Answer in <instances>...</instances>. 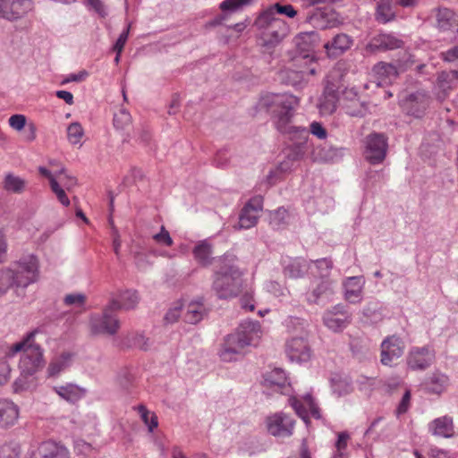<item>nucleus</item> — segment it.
I'll return each mask as SVG.
<instances>
[{
  "instance_id": "nucleus-26",
  "label": "nucleus",
  "mask_w": 458,
  "mask_h": 458,
  "mask_svg": "<svg viewBox=\"0 0 458 458\" xmlns=\"http://www.w3.org/2000/svg\"><path fill=\"white\" fill-rule=\"evenodd\" d=\"M119 301L113 299L111 308H115L117 310H130L134 309L139 303V295L135 290H125L119 294Z\"/></svg>"
},
{
  "instance_id": "nucleus-50",
  "label": "nucleus",
  "mask_w": 458,
  "mask_h": 458,
  "mask_svg": "<svg viewBox=\"0 0 458 458\" xmlns=\"http://www.w3.org/2000/svg\"><path fill=\"white\" fill-rule=\"evenodd\" d=\"M267 9H272V12H274L275 15L282 14L287 16L288 18H293L297 14L296 10L292 4H281L280 3H276Z\"/></svg>"
},
{
  "instance_id": "nucleus-33",
  "label": "nucleus",
  "mask_w": 458,
  "mask_h": 458,
  "mask_svg": "<svg viewBox=\"0 0 458 458\" xmlns=\"http://www.w3.org/2000/svg\"><path fill=\"white\" fill-rule=\"evenodd\" d=\"M455 74L453 70L450 72H442L438 74L437 87L442 91V96L438 93L439 98H445L448 91L453 89L454 81L457 80Z\"/></svg>"
},
{
  "instance_id": "nucleus-20",
  "label": "nucleus",
  "mask_w": 458,
  "mask_h": 458,
  "mask_svg": "<svg viewBox=\"0 0 458 458\" xmlns=\"http://www.w3.org/2000/svg\"><path fill=\"white\" fill-rule=\"evenodd\" d=\"M353 44V39L345 33H338L333 38L324 44L327 56L331 59L337 58L349 50Z\"/></svg>"
},
{
  "instance_id": "nucleus-10",
  "label": "nucleus",
  "mask_w": 458,
  "mask_h": 458,
  "mask_svg": "<svg viewBox=\"0 0 458 458\" xmlns=\"http://www.w3.org/2000/svg\"><path fill=\"white\" fill-rule=\"evenodd\" d=\"M34 7L33 0H0V19L16 21L25 17Z\"/></svg>"
},
{
  "instance_id": "nucleus-15",
  "label": "nucleus",
  "mask_w": 458,
  "mask_h": 458,
  "mask_svg": "<svg viewBox=\"0 0 458 458\" xmlns=\"http://www.w3.org/2000/svg\"><path fill=\"white\" fill-rule=\"evenodd\" d=\"M387 150L386 138L381 133H372L367 137L365 157L372 165L384 161Z\"/></svg>"
},
{
  "instance_id": "nucleus-44",
  "label": "nucleus",
  "mask_w": 458,
  "mask_h": 458,
  "mask_svg": "<svg viewBox=\"0 0 458 458\" xmlns=\"http://www.w3.org/2000/svg\"><path fill=\"white\" fill-rule=\"evenodd\" d=\"M373 72L380 77L389 79L395 78L398 74L397 68L388 63L379 62L373 67Z\"/></svg>"
},
{
  "instance_id": "nucleus-40",
  "label": "nucleus",
  "mask_w": 458,
  "mask_h": 458,
  "mask_svg": "<svg viewBox=\"0 0 458 458\" xmlns=\"http://www.w3.org/2000/svg\"><path fill=\"white\" fill-rule=\"evenodd\" d=\"M288 212L284 208H279L269 212V225L275 230H280L286 226Z\"/></svg>"
},
{
  "instance_id": "nucleus-30",
  "label": "nucleus",
  "mask_w": 458,
  "mask_h": 458,
  "mask_svg": "<svg viewBox=\"0 0 458 458\" xmlns=\"http://www.w3.org/2000/svg\"><path fill=\"white\" fill-rule=\"evenodd\" d=\"M207 315V310L200 301H191L186 307L184 321L189 324H197Z\"/></svg>"
},
{
  "instance_id": "nucleus-19",
  "label": "nucleus",
  "mask_w": 458,
  "mask_h": 458,
  "mask_svg": "<svg viewBox=\"0 0 458 458\" xmlns=\"http://www.w3.org/2000/svg\"><path fill=\"white\" fill-rule=\"evenodd\" d=\"M317 72L316 69L298 71L290 64L289 67L280 71L278 76L283 83L296 89H302L307 85L309 77L316 75Z\"/></svg>"
},
{
  "instance_id": "nucleus-64",
  "label": "nucleus",
  "mask_w": 458,
  "mask_h": 458,
  "mask_svg": "<svg viewBox=\"0 0 458 458\" xmlns=\"http://www.w3.org/2000/svg\"><path fill=\"white\" fill-rule=\"evenodd\" d=\"M132 344L141 350L147 351L150 344L149 339L145 337L142 334H137L132 340Z\"/></svg>"
},
{
  "instance_id": "nucleus-60",
  "label": "nucleus",
  "mask_w": 458,
  "mask_h": 458,
  "mask_svg": "<svg viewBox=\"0 0 458 458\" xmlns=\"http://www.w3.org/2000/svg\"><path fill=\"white\" fill-rule=\"evenodd\" d=\"M130 31V25L120 34L119 38H117L116 42L114 43L113 47V50L118 54H121L123 50V47L125 46V43L128 39Z\"/></svg>"
},
{
  "instance_id": "nucleus-21",
  "label": "nucleus",
  "mask_w": 458,
  "mask_h": 458,
  "mask_svg": "<svg viewBox=\"0 0 458 458\" xmlns=\"http://www.w3.org/2000/svg\"><path fill=\"white\" fill-rule=\"evenodd\" d=\"M403 41L394 34L381 33L373 37L368 45L371 52H385L402 48Z\"/></svg>"
},
{
  "instance_id": "nucleus-29",
  "label": "nucleus",
  "mask_w": 458,
  "mask_h": 458,
  "mask_svg": "<svg viewBox=\"0 0 458 458\" xmlns=\"http://www.w3.org/2000/svg\"><path fill=\"white\" fill-rule=\"evenodd\" d=\"M448 377L442 373H433L423 384L425 390L430 394H441L446 387Z\"/></svg>"
},
{
  "instance_id": "nucleus-8",
  "label": "nucleus",
  "mask_w": 458,
  "mask_h": 458,
  "mask_svg": "<svg viewBox=\"0 0 458 458\" xmlns=\"http://www.w3.org/2000/svg\"><path fill=\"white\" fill-rule=\"evenodd\" d=\"M116 310L115 308H111V303H109L101 315H92L90 318L91 333L94 335H115L120 327L118 318L113 315Z\"/></svg>"
},
{
  "instance_id": "nucleus-18",
  "label": "nucleus",
  "mask_w": 458,
  "mask_h": 458,
  "mask_svg": "<svg viewBox=\"0 0 458 458\" xmlns=\"http://www.w3.org/2000/svg\"><path fill=\"white\" fill-rule=\"evenodd\" d=\"M434 360L435 352L430 347H413L408 353L407 365L412 370H425Z\"/></svg>"
},
{
  "instance_id": "nucleus-53",
  "label": "nucleus",
  "mask_w": 458,
  "mask_h": 458,
  "mask_svg": "<svg viewBox=\"0 0 458 458\" xmlns=\"http://www.w3.org/2000/svg\"><path fill=\"white\" fill-rule=\"evenodd\" d=\"M301 131L308 132L310 131L312 135L316 136L319 140H325L327 137V131L319 122H312L310 125V131H307L305 128L301 129Z\"/></svg>"
},
{
  "instance_id": "nucleus-56",
  "label": "nucleus",
  "mask_w": 458,
  "mask_h": 458,
  "mask_svg": "<svg viewBox=\"0 0 458 458\" xmlns=\"http://www.w3.org/2000/svg\"><path fill=\"white\" fill-rule=\"evenodd\" d=\"M8 123L13 129L21 131L27 124V119L23 114H13L9 118Z\"/></svg>"
},
{
  "instance_id": "nucleus-55",
  "label": "nucleus",
  "mask_w": 458,
  "mask_h": 458,
  "mask_svg": "<svg viewBox=\"0 0 458 458\" xmlns=\"http://www.w3.org/2000/svg\"><path fill=\"white\" fill-rule=\"evenodd\" d=\"M252 0H225L221 3L220 8L223 11H234L241 6L247 5Z\"/></svg>"
},
{
  "instance_id": "nucleus-12",
  "label": "nucleus",
  "mask_w": 458,
  "mask_h": 458,
  "mask_svg": "<svg viewBox=\"0 0 458 458\" xmlns=\"http://www.w3.org/2000/svg\"><path fill=\"white\" fill-rule=\"evenodd\" d=\"M352 321V313L344 304H336L325 311L323 315L324 325L334 332H341Z\"/></svg>"
},
{
  "instance_id": "nucleus-13",
  "label": "nucleus",
  "mask_w": 458,
  "mask_h": 458,
  "mask_svg": "<svg viewBox=\"0 0 458 458\" xmlns=\"http://www.w3.org/2000/svg\"><path fill=\"white\" fill-rule=\"evenodd\" d=\"M429 104V97L424 91L407 94L400 99L403 112L416 118L421 117Z\"/></svg>"
},
{
  "instance_id": "nucleus-17",
  "label": "nucleus",
  "mask_w": 458,
  "mask_h": 458,
  "mask_svg": "<svg viewBox=\"0 0 458 458\" xmlns=\"http://www.w3.org/2000/svg\"><path fill=\"white\" fill-rule=\"evenodd\" d=\"M303 400L304 403H302L296 397H290L288 401L289 404L293 408L296 414L305 422L307 426L310 423L308 409L314 419L321 420L322 415L320 409L314 401L313 397L307 394L304 395Z\"/></svg>"
},
{
  "instance_id": "nucleus-41",
  "label": "nucleus",
  "mask_w": 458,
  "mask_h": 458,
  "mask_svg": "<svg viewBox=\"0 0 458 458\" xmlns=\"http://www.w3.org/2000/svg\"><path fill=\"white\" fill-rule=\"evenodd\" d=\"M55 390L58 395L70 403H75L81 397V389L72 384L55 387Z\"/></svg>"
},
{
  "instance_id": "nucleus-14",
  "label": "nucleus",
  "mask_w": 458,
  "mask_h": 458,
  "mask_svg": "<svg viewBox=\"0 0 458 458\" xmlns=\"http://www.w3.org/2000/svg\"><path fill=\"white\" fill-rule=\"evenodd\" d=\"M266 422L267 431L274 437H288L293 435L295 420L286 413L270 415Z\"/></svg>"
},
{
  "instance_id": "nucleus-58",
  "label": "nucleus",
  "mask_w": 458,
  "mask_h": 458,
  "mask_svg": "<svg viewBox=\"0 0 458 458\" xmlns=\"http://www.w3.org/2000/svg\"><path fill=\"white\" fill-rule=\"evenodd\" d=\"M263 198L261 196H255L251 198L243 208H248L250 212L259 214L262 210Z\"/></svg>"
},
{
  "instance_id": "nucleus-2",
  "label": "nucleus",
  "mask_w": 458,
  "mask_h": 458,
  "mask_svg": "<svg viewBox=\"0 0 458 458\" xmlns=\"http://www.w3.org/2000/svg\"><path fill=\"white\" fill-rule=\"evenodd\" d=\"M37 259L30 257L13 267L0 269V297L13 289L16 295L22 297L25 288L37 279Z\"/></svg>"
},
{
  "instance_id": "nucleus-51",
  "label": "nucleus",
  "mask_w": 458,
  "mask_h": 458,
  "mask_svg": "<svg viewBox=\"0 0 458 458\" xmlns=\"http://www.w3.org/2000/svg\"><path fill=\"white\" fill-rule=\"evenodd\" d=\"M293 164L286 158L281 162L275 171H270L267 176V182L272 185L276 182L275 178L277 177L278 173H286L291 170Z\"/></svg>"
},
{
  "instance_id": "nucleus-61",
  "label": "nucleus",
  "mask_w": 458,
  "mask_h": 458,
  "mask_svg": "<svg viewBox=\"0 0 458 458\" xmlns=\"http://www.w3.org/2000/svg\"><path fill=\"white\" fill-rule=\"evenodd\" d=\"M86 297L82 293L68 294L64 297V303L66 305L82 306L85 302Z\"/></svg>"
},
{
  "instance_id": "nucleus-43",
  "label": "nucleus",
  "mask_w": 458,
  "mask_h": 458,
  "mask_svg": "<svg viewBox=\"0 0 458 458\" xmlns=\"http://www.w3.org/2000/svg\"><path fill=\"white\" fill-rule=\"evenodd\" d=\"M259 218V214L252 213L248 208H242L240 216L238 226L240 229H250L254 226Z\"/></svg>"
},
{
  "instance_id": "nucleus-3",
  "label": "nucleus",
  "mask_w": 458,
  "mask_h": 458,
  "mask_svg": "<svg viewBox=\"0 0 458 458\" xmlns=\"http://www.w3.org/2000/svg\"><path fill=\"white\" fill-rule=\"evenodd\" d=\"M233 261L232 255H225L222 266L214 273L212 290L218 299L235 298L242 291V273Z\"/></svg>"
},
{
  "instance_id": "nucleus-31",
  "label": "nucleus",
  "mask_w": 458,
  "mask_h": 458,
  "mask_svg": "<svg viewBox=\"0 0 458 458\" xmlns=\"http://www.w3.org/2000/svg\"><path fill=\"white\" fill-rule=\"evenodd\" d=\"M345 151L346 148L342 147L324 146L318 150L316 159L324 163L336 162L344 157Z\"/></svg>"
},
{
  "instance_id": "nucleus-1",
  "label": "nucleus",
  "mask_w": 458,
  "mask_h": 458,
  "mask_svg": "<svg viewBox=\"0 0 458 458\" xmlns=\"http://www.w3.org/2000/svg\"><path fill=\"white\" fill-rule=\"evenodd\" d=\"M298 105V98L287 93H267L259 100L260 107L271 115L276 129L282 133L292 132L291 121Z\"/></svg>"
},
{
  "instance_id": "nucleus-7",
  "label": "nucleus",
  "mask_w": 458,
  "mask_h": 458,
  "mask_svg": "<svg viewBox=\"0 0 458 458\" xmlns=\"http://www.w3.org/2000/svg\"><path fill=\"white\" fill-rule=\"evenodd\" d=\"M294 49L289 54L295 55V60L301 59L318 60L315 48L320 42V36L316 30L300 32L293 38Z\"/></svg>"
},
{
  "instance_id": "nucleus-39",
  "label": "nucleus",
  "mask_w": 458,
  "mask_h": 458,
  "mask_svg": "<svg viewBox=\"0 0 458 458\" xmlns=\"http://www.w3.org/2000/svg\"><path fill=\"white\" fill-rule=\"evenodd\" d=\"M25 185V181L13 174H7L3 182L4 189L13 193H21Z\"/></svg>"
},
{
  "instance_id": "nucleus-25",
  "label": "nucleus",
  "mask_w": 458,
  "mask_h": 458,
  "mask_svg": "<svg viewBox=\"0 0 458 458\" xmlns=\"http://www.w3.org/2000/svg\"><path fill=\"white\" fill-rule=\"evenodd\" d=\"M264 385L281 393H284V390L289 386L285 372L281 369H274L267 372L264 377Z\"/></svg>"
},
{
  "instance_id": "nucleus-54",
  "label": "nucleus",
  "mask_w": 458,
  "mask_h": 458,
  "mask_svg": "<svg viewBox=\"0 0 458 458\" xmlns=\"http://www.w3.org/2000/svg\"><path fill=\"white\" fill-rule=\"evenodd\" d=\"M153 240L157 243L165 246H171L174 242L169 232L163 225L161 226L160 232L153 235Z\"/></svg>"
},
{
  "instance_id": "nucleus-4",
  "label": "nucleus",
  "mask_w": 458,
  "mask_h": 458,
  "mask_svg": "<svg viewBox=\"0 0 458 458\" xmlns=\"http://www.w3.org/2000/svg\"><path fill=\"white\" fill-rule=\"evenodd\" d=\"M260 337L261 329L259 322L243 321L235 333L226 336L220 358L226 362L235 360V355L242 354L246 346L256 345Z\"/></svg>"
},
{
  "instance_id": "nucleus-16",
  "label": "nucleus",
  "mask_w": 458,
  "mask_h": 458,
  "mask_svg": "<svg viewBox=\"0 0 458 458\" xmlns=\"http://www.w3.org/2000/svg\"><path fill=\"white\" fill-rule=\"evenodd\" d=\"M285 353L292 362L303 363L310 360L311 350L304 336H293L285 343Z\"/></svg>"
},
{
  "instance_id": "nucleus-52",
  "label": "nucleus",
  "mask_w": 458,
  "mask_h": 458,
  "mask_svg": "<svg viewBox=\"0 0 458 458\" xmlns=\"http://www.w3.org/2000/svg\"><path fill=\"white\" fill-rule=\"evenodd\" d=\"M51 190L56 195L58 200L65 207L70 205V200L64 191V190L60 186L59 182L56 179H51Z\"/></svg>"
},
{
  "instance_id": "nucleus-48",
  "label": "nucleus",
  "mask_w": 458,
  "mask_h": 458,
  "mask_svg": "<svg viewBox=\"0 0 458 458\" xmlns=\"http://www.w3.org/2000/svg\"><path fill=\"white\" fill-rule=\"evenodd\" d=\"M20 445L15 442L4 444L0 447V458H19Z\"/></svg>"
},
{
  "instance_id": "nucleus-45",
  "label": "nucleus",
  "mask_w": 458,
  "mask_h": 458,
  "mask_svg": "<svg viewBox=\"0 0 458 458\" xmlns=\"http://www.w3.org/2000/svg\"><path fill=\"white\" fill-rule=\"evenodd\" d=\"M131 123V116L125 108H121L114 114V126L118 130H124Z\"/></svg>"
},
{
  "instance_id": "nucleus-57",
  "label": "nucleus",
  "mask_w": 458,
  "mask_h": 458,
  "mask_svg": "<svg viewBox=\"0 0 458 458\" xmlns=\"http://www.w3.org/2000/svg\"><path fill=\"white\" fill-rule=\"evenodd\" d=\"M311 262H313L316 265L318 270H321L320 276L322 275H327V276H328L329 271L333 267V262L331 259L324 258L314 261L311 260Z\"/></svg>"
},
{
  "instance_id": "nucleus-62",
  "label": "nucleus",
  "mask_w": 458,
  "mask_h": 458,
  "mask_svg": "<svg viewBox=\"0 0 458 458\" xmlns=\"http://www.w3.org/2000/svg\"><path fill=\"white\" fill-rule=\"evenodd\" d=\"M141 420L148 426L149 432H153V430L158 426L157 417L154 413L150 414L149 411L145 414H141Z\"/></svg>"
},
{
  "instance_id": "nucleus-34",
  "label": "nucleus",
  "mask_w": 458,
  "mask_h": 458,
  "mask_svg": "<svg viewBox=\"0 0 458 458\" xmlns=\"http://www.w3.org/2000/svg\"><path fill=\"white\" fill-rule=\"evenodd\" d=\"M308 264L305 259H295L284 267V272L291 278L302 277L308 271Z\"/></svg>"
},
{
  "instance_id": "nucleus-24",
  "label": "nucleus",
  "mask_w": 458,
  "mask_h": 458,
  "mask_svg": "<svg viewBox=\"0 0 458 458\" xmlns=\"http://www.w3.org/2000/svg\"><path fill=\"white\" fill-rule=\"evenodd\" d=\"M19 416L18 407L11 401L0 400V427L13 426Z\"/></svg>"
},
{
  "instance_id": "nucleus-36",
  "label": "nucleus",
  "mask_w": 458,
  "mask_h": 458,
  "mask_svg": "<svg viewBox=\"0 0 458 458\" xmlns=\"http://www.w3.org/2000/svg\"><path fill=\"white\" fill-rule=\"evenodd\" d=\"M331 389L334 394L341 397L352 391V383L348 378L335 375L331 378Z\"/></svg>"
},
{
  "instance_id": "nucleus-63",
  "label": "nucleus",
  "mask_w": 458,
  "mask_h": 458,
  "mask_svg": "<svg viewBox=\"0 0 458 458\" xmlns=\"http://www.w3.org/2000/svg\"><path fill=\"white\" fill-rule=\"evenodd\" d=\"M340 86L332 80H328L326 83L322 95L329 97H338Z\"/></svg>"
},
{
  "instance_id": "nucleus-28",
  "label": "nucleus",
  "mask_w": 458,
  "mask_h": 458,
  "mask_svg": "<svg viewBox=\"0 0 458 458\" xmlns=\"http://www.w3.org/2000/svg\"><path fill=\"white\" fill-rule=\"evenodd\" d=\"M392 0H379L377 4L375 19L379 23H387L395 19Z\"/></svg>"
},
{
  "instance_id": "nucleus-37",
  "label": "nucleus",
  "mask_w": 458,
  "mask_h": 458,
  "mask_svg": "<svg viewBox=\"0 0 458 458\" xmlns=\"http://www.w3.org/2000/svg\"><path fill=\"white\" fill-rule=\"evenodd\" d=\"M456 21V15L452 10L448 8L437 9V21L440 30H450Z\"/></svg>"
},
{
  "instance_id": "nucleus-6",
  "label": "nucleus",
  "mask_w": 458,
  "mask_h": 458,
  "mask_svg": "<svg viewBox=\"0 0 458 458\" xmlns=\"http://www.w3.org/2000/svg\"><path fill=\"white\" fill-rule=\"evenodd\" d=\"M254 25L260 31V38L266 47L280 43L289 33L287 22L275 15L272 9H266L255 20Z\"/></svg>"
},
{
  "instance_id": "nucleus-32",
  "label": "nucleus",
  "mask_w": 458,
  "mask_h": 458,
  "mask_svg": "<svg viewBox=\"0 0 458 458\" xmlns=\"http://www.w3.org/2000/svg\"><path fill=\"white\" fill-rule=\"evenodd\" d=\"M346 98L352 99L351 105L346 106V114L352 117H364L368 113V108L365 103L359 100H353L352 98L357 96V91L353 89L346 90L344 92Z\"/></svg>"
},
{
  "instance_id": "nucleus-9",
  "label": "nucleus",
  "mask_w": 458,
  "mask_h": 458,
  "mask_svg": "<svg viewBox=\"0 0 458 458\" xmlns=\"http://www.w3.org/2000/svg\"><path fill=\"white\" fill-rule=\"evenodd\" d=\"M335 281L328 278L327 275H322L314 280V285L306 293V300L310 304H324L335 294Z\"/></svg>"
},
{
  "instance_id": "nucleus-22",
  "label": "nucleus",
  "mask_w": 458,
  "mask_h": 458,
  "mask_svg": "<svg viewBox=\"0 0 458 458\" xmlns=\"http://www.w3.org/2000/svg\"><path fill=\"white\" fill-rule=\"evenodd\" d=\"M364 280L361 276H351L344 282V299L350 303H359L363 297Z\"/></svg>"
},
{
  "instance_id": "nucleus-38",
  "label": "nucleus",
  "mask_w": 458,
  "mask_h": 458,
  "mask_svg": "<svg viewBox=\"0 0 458 458\" xmlns=\"http://www.w3.org/2000/svg\"><path fill=\"white\" fill-rule=\"evenodd\" d=\"M72 355L70 352H64L55 358L48 366V373L55 377L70 366Z\"/></svg>"
},
{
  "instance_id": "nucleus-47",
  "label": "nucleus",
  "mask_w": 458,
  "mask_h": 458,
  "mask_svg": "<svg viewBox=\"0 0 458 458\" xmlns=\"http://www.w3.org/2000/svg\"><path fill=\"white\" fill-rule=\"evenodd\" d=\"M83 134V129L79 123H72L67 128L68 140L72 144L79 143Z\"/></svg>"
},
{
  "instance_id": "nucleus-46",
  "label": "nucleus",
  "mask_w": 458,
  "mask_h": 458,
  "mask_svg": "<svg viewBox=\"0 0 458 458\" xmlns=\"http://www.w3.org/2000/svg\"><path fill=\"white\" fill-rule=\"evenodd\" d=\"M297 62L295 60V55L289 54V62L290 64L294 67L298 71H303V70H309V69H316L317 70V60H309L308 59H301Z\"/></svg>"
},
{
  "instance_id": "nucleus-49",
  "label": "nucleus",
  "mask_w": 458,
  "mask_h": 458,
  "mask_svg": "<svg viewBox=\"0 0 458 458\" xmlns=\"http://www.w3.org/2000/svg\"><path fill=\"white\" fill-rule=\"evenodd\" d=\"M364 317L371 322H377L382 319V314L377 303H369L362 311Z\"/></svg>"
},
{
  "instance_id": "nucleus-5",
  "label": "nucleus",
  "mask_w": 458,
  "mask_h": 458,
  "mask_svg": "<svg viewBox=\"0 0 458 458\" xmlns=\"http://www.w3.org/2000/svg\"><path fill=\"white\" fill-rule=\"evenodd\" d=\"M36 331L30 332L20 342L12 344L5 352V357L13 358L18 352H23L20 361L22 373L33 375L43 366V351L34 343Z\"/></svg>"
},
{
  "instance_id": "nucleus-11",
  "label": "nucleus",
  "mask_w": 458,
  "mask_h": 458,
  "mask_svg": "<svg viewBox=\"0 0 458 458\" xmlns=\"http://www.w3.org/2000/svg\"><path fill=\"white\" fill-rule=\"evenodd\" d=\"M404 343L396 335L386 337L380 344V362L384 366L393 367L404 352Z\"/></svg>"
},
{
  "instance_id": "nucleus-27",
  "label": "nucleus",
  "mask_w": 458,
  "mask_h": 458,
  "mask_svg": "<svg viewBox=\"0 0 458 458\" xmlns=\"http://www.w3.org/2000/svg\"><path fill=\"white\" fill-rule=\"evenodd\" d=\"M429 429L433 435L443 437H451L454 433L453 419L447 416L437 418L431 422Z\"/></svg>"
},
{
  "instance_id": "nucleus-42",
  "label": "nucleus",
  "mask_w": 458,
  "mask_h": 458,
  "mask_svg": "<svg viewBox=\"0 0 458 458\" xmlns=\"http://www.w3.org/2000/svg\"><path fill=\"white\" fill-rule=\"evenodd\" d=\"M338 97L322 95L318 100V108L321 115H329L336 110Z\"/></svg>"
},
{
  "instance_id": "nucleus-23",
  "label": "nucleus",
  "mask_w": 458,
  "mask_h": 458,
  "mask_svg": "<svg viewBox=\"0 0 458 458\" xmlns=\"http://www.w3.org/2000/svg\"><path fill=\"white\" fill-rule=\"evenodd\" d=\"M42 458H70V452L64 445L54 440H47L38 446Z\"/></svg>"
},
{
  "instance_id": "nucleus-35",
  "label": "nucleus",
  "mask_w": 458,
  "mask_h": 458,
  "mask_svg": "<svg viewBox=\"0 0 458 458\" xmlns=\"http://www.w3.org/2000/svg\"><path fill=\"white\" fill-rule=\"evenodd\" d=\"M194 258L203 266L210 265L212 262V246L207 242L202 241L193 249Z\"/></svg>"
},
{
  "instance_id": "nucleus-59",
  "label": "nucleus",
  "mask_w": 458,
  "mask_h": 458,
  "mask_svg": "<svg viewBox=\"0 0 458 458\" xmlns=\"http://www.w3.org/2000/svg\"><path fill=\"white\" fill-rule=\"evenodd\" d=\"M182 306L180 304L174 305L173 308L169 309L168 311L165 315V321L167 324H173L178 320L181 315Z\"/></svg>"
}]
</instances>
